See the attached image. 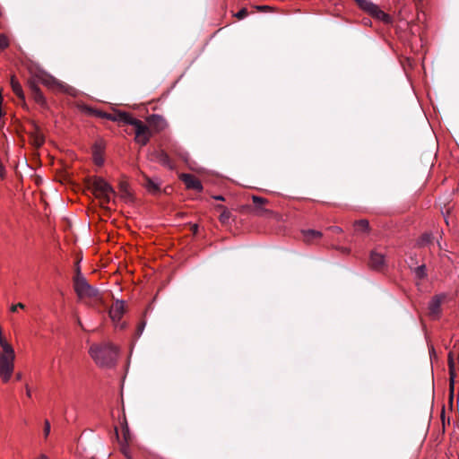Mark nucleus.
<instances>
[{"mask_svg": "<svg viewBox=\"0 0 459 459\" xmlns=\"http://www.w3.org/2000/svg\"><path fill=\"white\" fill-rule=\"evenodd\" d=\"M248 14V11L247 8H242L239 12L237 13L236 17L238 20L244 19Z\"/></svg>", "mask_w": 459, "mask_h": 459, "instance_id": "nucleus-32", "label": "nucleus"}, {"mask_svg": "<svg viewBox=\"0 0 459 459\" xmlns=\"http://www.w3.org/2000/svg\"><path fill=\"white\" fill-rule=\"evenodd\" d=\"M81 260H82V257H77L75 264H74V277L83 276L81 273V268H80Z\"/></svg>", "mask_w": 459, "mask_h": 459, "instance_id": "nucleus-28", "label": "nucleus"}, {"mask_svg": "<svg viewBox=\"0 0 459 459\" xmlns=\"http://www.w3.org/2000/svg\"><path fill=\"white\" fill-rule=\"evenodd\" d=\"M120 450H121L122 454L126 457V459H132L127 445L121 444Z\"/></svg>", "mask_w": 459, "mask_h": 459, "instance_id": "nucleus-30", "label": "nucleus"}, {"mask_svg": "<svg viewBox=\"0 0 459 459\" xmlns=\"http://www.w3.org/2000/svg\"><path fill=\"white\" fill-rule=\"evenodd\" d=\"M26 395L30 398L31 397V393L28 385H26Z\"/></svg>", "mask_w": 459, "mask_h": 459, "instance_id": "nucleus-40", "label": "nucleus"}, {"mask_svg": "<svg viewBox=\"0 0 459 459\" xmlns=\"http://www.w3.org/2000/svg\"><path fill=\"white\" fill-rule=\"evenodd\" d=\"M358 5L367 13H368L372 17L384 22L385 23H390L392 19L386 14L384 11L379 9V7L368 0H355Z\"/></svg>", "mask_w": 459, "mask_h": 459, "instance_id": "nucleus-6", "label": "nucleus"}, {"mask_svg": "<svg viewBox=\"0 0 459 459\" xmlns=\"http://www.w3.org/2000/svg\"><path fill=\"white\" fill-rule=\"evenodd\" d=\"M38 82H41L48 88L51 90H56L60 91H66L67 85L64 84L63 82H59L56 78L54 76L48 74H41L37 76Z\"/></svg>", "mask_w": 459, "mask_h": 459, "instance_id": "nucleus-7", "label": "nucleus"}, {"mask_svg": "<svg viewBox=\"0 0 459 459\" xmlns=\"http://www.w3.org/2000/svg\"><path fill=\"white\" fill-rule=\"evenodd\" d=\"M160 160L164 165H169V163H170V159H169V155L163 152L160 154Z\"/></svg>", "mask_w": 459, "mask_h": 459, "instance_id": "nucleus-29", "label": "nucleus"}, {"mask_svg": "<svg viewBox=\"0 0 459 459\" xmlns=\"http://www.w3.org/2000/svg\"><path fill=\"white\" fill-rule=\"evenodd\" d=\"M243 209H248V210H251V207H250V206H245V207H243Z\"/></svg>", "mask_w": 459, "mask_h": 459, "instance_id": "nucleus-45", "label": "nucleus"}, {"mask_svg": "<svg viewBox=\"0 0 459 459\" xmlns=\"http://www.w3.org/2000/svg\"><path fill=\"white\" fill-rule=\"evenodd\" d=\"M143 186L152 194L160 192V185L147 176H143Z\"/></svg>", "mask_w": 459, "mask_h": 459, "instance_id": "nucleus-15", "label": "nucleus"}, {"mask_svg": "<svg viewBox=\"0 0 459 459\" xmlns=\"http://www.w3.org/2000/svg\"><path fill=\"white\" fill-rule=\"evenodd\" d=\"M18 308H22V309H24L25 308V305L22 302H19L15 305H12L11 307H10V311L11 312H16Z\"/></svg>", "mask_w": 459, "mask_h": 459, "instance_id": "nucleus-33", "label": "nucleus"}, {"mask_svg": "<svg viewBox=\"0 0 459 459\" xmlns=\"http://www.w3.org/2000/svg\"><path fill=\"white\" fill-rule=\"evenodd\" d=\"M417 3H423L424 0H414Z\"/></svg>", "mask_w": 459, "mask_h": 459, "instance_id": "nucleus-44", "label": "nucleus"}, {"mask_svg": "<svg viewBox=\"0 0 459 459\" xmlns=\"http://www.w3.org/2000/svg\"><path fill=\"white\" fill-rule=\"evenodd\" d=\"M252 199L255 204V212L257 215H263L264 213L270 212L267 209L262 207L264 204L268 203L267 199L256 195H253Z\"/></svg>", "mask_w": 459, "mask_h": 459, "instance_id": "nucleus-14", "label": "nucleus"}, {"mask_svg": "<svg viewBox=\"0 0 459 459\" xmlns=\"http://www.w3.org/2000/svg\"><path fill=\"white\" fill-rule=\"evenodd\" d=\"M369 265L373 269L382 270L385 266V257L382 254L372 251L369 257Z\"/></svg>", "mask_w": 459, "mask_h": 459, "instance_id": "nucleus-12", "label": "nucleus"}, {"mask_svg": "<svg viewBox=\"0 0 459 459\" xmlns=\"http://www.w3.org/2000/svg\"><path fill=\"white\" fill-rule=\"evenodd\" d=\"M457 402L459 403V390H458V395H457Z\"/></svg>", "mask_w": 459, "mask_h": 459, "instance_id": "nucleus-48", "label": "nucleus"}, {"mask_svg": "<svg viewBox=\"0 0 459 459\" xmlns=\"http://www.w3.org/2000/svg\"><path fill=\"white\" fill-rule=\"evenodd\" d=\"M28 85L34 100L40 105H45L46 100L39 87L38 86V82H36L34 80H30L28 82Z\"/></svg>", "mask_w": 459, "mask_h": 459, "instance_id": "nucleus-10", "label": "nucleus"}, {"mask_svg": "<svg viewBox=\"0 0 459 459\" xmlns=\"http://www.w3.org/2000/svg\"><path fill=\"white\" fill-rule=\"evenodd\" d=\"M432 240H433V236L431 234L426 233V234L422 235V237L420 238V245H421V246L429 245V243H431Z\"/></svg>", "mask_w": 459, "mask_h": 459, "instance_id": "nucleus-26", "label": "nucleus"}, {"mask_svg": "<svg viewBox=\"0 0 459 459\" xmlns=\"http://www.w3.org/2000/svg\"><path fill=\"white\" fill-rule=\"evenodd\" d=\"M42 459H48L45 455H42Z\"/></svg>", "mask_w": 459, "mask_h": 459, "instance_id": "nucleus-46", "label": "nucleus"}, {"mask_svg": "<svg viewBox=\"0 0 459 459\" xmlns=\"http://www.w3.org/2000/svg\"><path fill=\"white\" fill-rule=\"evenodd\" d=\"M329 230L333 232V233H335V234H339L342 231V228L340 227H337V226H333V227H330Z\"/></svg>", "mask_w": 459, "mask_h": 459, "instance_id": "nucleus-37", "label": "nucleus"}, {"mask_svg": "<svg viewBox=\"0 0 459 459\" xmlns=\"http://www.w3.org/2000/svg\"><path fill=\"white\" fill-rule=\"evenodd\" d=\"M410 268L411 270H413V272L418 279L422 280L427 277V270H426L425 264H421V265L416 266L414 268H412V265L410 264Z\"/></svg>", "mask_w": 459, "mask_h": 459, "instance_id": "nucleus-19", "label": "nucleus"}, {"mask_svg": "<svg viewBox=\"0 0 459 459\" xmlns=\"http://www.w3.org/2000/svg\"><path fill=\"white\" fill-rule=\"evenodd\" d=\"M257 8H258L259 10H265V9H268V8H269V6H267V5H262V6H257Z\"/></svg>", "mask_w": 459, "mask_h": 459, "instance_id": "nucleus-41", "label": "nucleus"}, {"mask_svg": "<svg viewBox=\"0 0 459 459\" xmlns=\"http://www.w3.org/2000/svg\"><path fill=\"white\" fill-rule=\"evenodd\" d=\"M0 377L3 382L6 383L13 372L15 353L12 345L3 335V333H0Z\"/></svg>", "mask_w": 459, "mask_h": 459, "instance_id": "nucleus-2", "label": "nucleus"}, {"mask_svg": "<svg viewBox=\"0 0 459 459\" xmlns=\"http://www.w3.org/2000/svg\"><path fill=\"white\" fill-rule=\"evenodd\" d=\"M116 436L118 438V433H117V429H116Z\"/></svg>", "mask_w": 459, "mask_h": 459, "instance_id": "nucleus-47", "label": "nucleus"}, {"mask_svg": "<svg viewBox=\"0 0 459 459\" xmlns=\"http://www.w3.org/2000/svg\"><path fill=\"white\" fill-rule=\"evenodd\" d=\"M104 117L114 122L133 126L134 127L135 142L142 146H144L148 143L152 134L150 127L147 125H145L143 121L133 117L131 114L127 112L114 110L111 113H106Z\"/></svg>", "mask_w": 459, "mask_h": 459, "instance_id": "nucleus-1", "label": "nucleus"}, {"mask_svg": "<svg viewBox=\"0 0 459 459\" xmlns=\"http://www.w3.org/2000/svg\"><path fill=\"white\" fill-rule=\"evenodd\" d=\"M144 326H145V323H144V322H142V323H140V324L138 325V326H137V330H136V335H137V337H139V336L142 334V333H143V329H144Z\"/></svg>", "mask_w": 459, "mask_h": 459, "instance_id": "nucleus-35", "label": "nucleus"}, {"mask_svg": "<svg viewBox=\"0 0 459 459\" xmlns=\"http://www.w3.org/2000/svg\"><path fill=\"white\" fill-rule=\"evenodd\" d=\"M321 236H322V233L317 230H307L303 231V237H304V240L306 242H310L315 238H321Z\"/></svg>", "mask_w": 459, "mask_h": 459, "instance_id": "nucleus-18", "label": "nucleus"}, {"mask_svg": "<svg viewBox=\"0 0 459 459\" xmlns=\"http://www.w3.org/2000/svg\"><path fill=\"white\" fill-rule=\"evenodd\" d=\"M216 208H217L218 210H221V215H220V221H221L222 223H226V222H228V221L230 220V215H231L230 212V211H229L225 206H223V205H221V204H218V205L216 206Z\"/></svg>", "mask_w": 459, "mask_h": 459, "instance_id": "nucleus-20", "label": "nucleus"}, {"mask_svg": "<svg viewBox=\"0 0 459 459\" xmlns=\"http://www.w3.org/2000/svg\"><path fill=\"white\" fill-rule=\"evenodd\" d=\"M197 231V225L194 226V232L195 233Z\"/></svg>", "mask_w": 459, "mask_h": 459, "instance_id": "nucleus-43", "label": "nucleus"}, {"mask_svg": "<svg viewBox=\"0 0 459 459\" xmlns=\"http://www.w3.org/2000/svg\"><path fill=\"white\" fill-rule=\"evenodd\" d=\"M212 198H214L215 200H218V201H225V198L222 195H214V196H212Z\"/></svg>", "mask_w": 459, "mask_h": 459, "instance_id": "nucleus-39", "label": "nucleus"}, {"mask_svg": "<svg viewBox=\"0 0 459 459\" xmlns=\"http://www.w3.org/2000/svg\"><path fill=\"white\" fill-rule=\"evenodd\" d=\"M455 377H450V378H449V396H454V392H455Z\"/></svg>", "mask_w": 459, "mask_h": 459, "instance_id": "nucleus-31", "label": "nucleus"}, {"mask_svg": "<svg viewBox=\"0 0 459 459\" xmlns=\"http://www.w3.org/2000/svg\"><path fill=\"white\" fill-rule=\"evenodd\" d=\"M446 293H440L437 295H435L431 300L429 303V315L433 317L437 318L439 316L441 313V305L446 300Z\"/></svg>", "mask_w": 459, "mask_h": 459, "instance_id": "nucleus-8", "label": "nucleus"}, {"mask_svg": "<svg viewBox=\"0 0 459 459\" xmlns=\"http://www.w3.org/2000/svg\"><path fill=\"white\" fill-rule=\"evenodd\" d=\"M16 380H21L22 379V374L21 373H18L15 377Z\"/></svg>", "mask_w": 459, "mask_h": 459, "instance_id": "nucleus-42", "label": "nucleus"}, {"mask_svg": "<svg viewBox=\"0 0 459 459\" xmlns=\"http://www.w3.org/2000/svg\"><path fill=\"white\" fill-rule=\"evenodd\" d=\"M89 353L94 361L100 367H112L117 358V348L111 343L93 344Z\"/></svg>", "mask_w": 459, "mask_h": 459, "instance_id": "nucleus-3", "label": "nucleus"}, {"mask_svg": "<svg viewBox=\"0 0 459 459\" xmlns=\"http://www.w3.org/2000/svg\"><path fill=\"white\" fill-rule=\"evenodd\" d=\"M125 310L126 307L124 301L117 299L108 309V315L114 323H118L124 315Z\"/></svg>", "mask_w": 459, "mask_h": 459, "instance_id": "nucleus-9", "label": "nucleus"}, {"mask_svg": "<svg viewBox=\"0 0 459 459\" xmlns=\"http://www.w3.org/2000/svg\"><path fill=\"white\" fill-rule=\"evenodd\" d=\"M9 47V39L4 34H0V50L3 51Z\"/></svg>", "mask_w": 459, "mask_h": 459, "instance_id": "nucleus-25", "label": "nucleus"}, {"mask_svg": "<svg viewBox=\"0 0 459 459\" xmlns=\"http://www.w3.org/2000/svg\"><path fill=\"white\" fill-rule=\"evenodd\" d=\"M80 299H85V303L97 309L100 310L101 307H106L103 295L100 291L90 285L82 293L78 296Z\"/></svg>", "mask_w": 459, "mask_h": 459, "instance_id": "nucleus-5", "label": "nucleus"}, {"mask_svg": "<svg viewBox=\"0 0 459 459\" xmlns=\"http://www.w3.org/2000/svg\"><path fill=\"white\" fill-rule=\"evenodd\" d=\"M355 227L357 230L360 231H368L369 230V223L367 220H359L355 221Z\"/></svg>", "mask_w": 459, "mask_h": 459, "instance_id": "nucleus-24", "label": "nucleus"}, {"mask_svg": "<svg viewBox=\"0 0 459 459\" xmlns=\"http://www.w3.org/2000/svg\"><path fill=\"white\" fill-rule=\"evenodd\" d=\"M182 181L185 183L187 188L201 191L203 189L201 181L194 175L183 174L181 176Z\"/></svg>", "mask_w": 459, "mask_h": 459, "instance_id": "nucleus-11", "label": "nucleus"}, {"mask_svg": "<svg viewBox=\"0 0 459 459\" xmlns=\"http://www.w3.org/2000/svg\"><path fill=\"white\" fill-rule=\"evenodd\" d=\"M90 285L84 276L74 277V287L77 296L82 293Z\"/></svg>", "mask_w": 459, "mask_h": 459, "instance_id": "nucleus-13", "label": "nucleus"}, {"mask_svg": "<svg viewBox=\"0 0 459 459\" xmlns=\"http://www.w3.org/2000/svg\"><path fill=\"white\" fill-rule=\"evenodd\" d=\"M119 192L121 197L125 200H128L131 197V194L128 189V184L126 182H121L119 184Z\"/></svg>", "mask_w": 459, "mask_h": 459, "instance_id": "nucleus-21", "label": "nucleus"}, {"mask_svg": "<svg viewBox=\"0 0 459 459\" xmlns=\"http://www.w3.org/2000/svg\"><path fill=\"white\" fill-rule=\"evenodd\" d=\"M448 368H449V375H450V377H455V362H454L453 356H452L451 353L448 356Z\"/></svg>", "mask_w": 459, "mask_h": 459, "instance_id": "nucleus-27", "label": "nucleus"}, {"mask_svg": "<svg viewBox=\"0 0 459 459\" xmlns=\"http://www.w3.org/2000/svg\"><path fill=\"white\" fill-rule=\"evenodd\" d=\"M10 83H11V87H12L13 91L14 92V94L21 100H24L25 97H24V93H23L22 85L20 84V82H18V80L16 79V77L14 75H13L11 77Z\"/></svg>", "mask_w": 459, "mask_h": 459, "instance_id": "nucleus-17", "label": "nucleus"}, {"mask_svg": "<svg viewBox=\"0 0 459 459\" xmlns=\"http://www.w3.org/2000/svg\"><path fill=\"white\" fill-rule=\"evenodd\" d=\"M453 403H454V396H448V406L450 410L453 408Z\"/></svg>", "mask_w": 459, "mask_h": 459, "instance_id": "nucleus-38", "label": "nucleus"}, {"mask_svg": "<svg viewBox=\"0 0 459 459\" xmlns=\"http://www.w3.org/2000/svg\"><path fill=\"white\" fill-rule=\"evenodd\" d=\"M30 142L35 148H40L44 142L45 138L43 134L38 132V129H36L35 132L30 133Z\"/></svg>", "mask_w": 459, "mask_h": 459, "instance_id": "nucleus-16", "label": "nucleus"}, {"mask_svg": "<svg viewBox=\"0 0 459 459\" xmlns=\"http://www.w3.org/2000/svg\"><path fill=\"white\" fill-rule=\"evenodd\" d=\"M87 184L88 188L100 199L102 207H105V204L110 202V195H116L114 188L101 178H91Z\"/></svg>", "mask_w": 459, "mask_h": 459, "instance_id": "nucleus-4", "label": "nucleus"}, {"mask_svg": "<svg viewBox=\"0 0 459 459\" xmlns=\"http://www.w3.org/2000/svg\"><path fill=\"white\" fill-rule=\"evenodd\" d=\"M93 158L94 161L98 166H101L104 162V160L101 155V150L100 147L95 146L93 150Z\"/></svg>", "mask_w": 459, "mask_h": 459, "instance_id": "nucleus-22", "label": "nucleus"}, {"mask_svg": "<svg viewBox=\"0 0 459 459\" xmlns=\"http://www.w3.org/2000/svg\"><path fill=\"white\" fill-rule=\"evenodd\" d=\"M148 122L151 126L154 125L157 126L158 130H160L161 128L160 124L163 123V119L160 116L152 115L148 118Z\"/></svg>", "mask_w": 459, "mask_h": 459, "instance_id": "nucleus-23", "label": "nucleus"}, {"mask_svg": "<svg viewBox=\"0 0 459 459\" xmlns=\"http://www.w3.org/2000/svg\"><path fill=\"white\" fill-rule=\"evenodd\" d=\"M123 436H124L125 441L127 442L128 438H129V430H128L127 425H126V427L123 429Z\"/></svg>", "mask_w": 459, "mask_h": 459, "instance_id": "nucleus-36", "label": "nucleus"}, {"mask_svg": "<svg viewBox=\"0 0 459 459\" xmlns=\"http://www.w3.org/2000/svg\"><path fill=\"white\" fill-rule=\"evenodd\" d=\"M44 436L47 437L50 433V423L48 420L44 421Z\"/></svg>", "mask_w": 459, "mask_h": 459, "instance_id": "nucleus-34", "label": "nucleus"}]
</instances>
